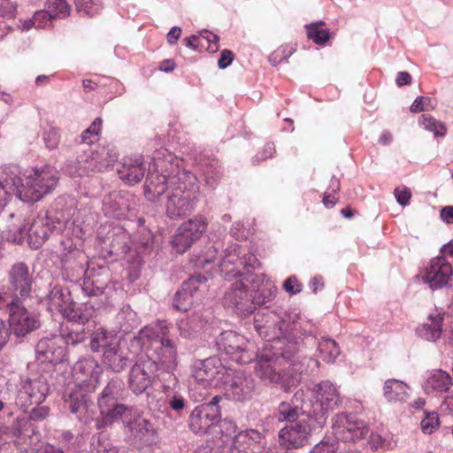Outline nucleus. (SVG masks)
Masks as SVG:
<instances>
[{"mask_svg": "<svg viewBox=\"0 0 453 453\" xmlns=\"http://www.w3.org/2000/svg\"><path fill=\"white\" fill-rule=\"evenodd\" d=\"M134 439L143 445H151L157 440V433L150 419L137 417L128 424Z\"/></svg>", "mask_w": 453, "mask_h": 453, "instance_id": "4be33fe9", "label": "nucleus"}, {"mask_svg": "<svg viewBox=\"0 0 453 453\" xmlns=\"http://www.w3.org/2000/svg\"><path fill=\"white\" fill-rule=\"evenodd\" d=\"M118 340L115 334L99 328L91 336L90 348L94 352L104 351L114 347L113 345L118 342Z\"/></svg>", "mask_w": 453, "mask_h": 453, "instance_id": "c756f323", "label": "nucleus"}, {"mask_svg": "<svg viewBox=\"0 0 453 453\" xmlns=\"http://www.w3.org/2000/svg\"><path fill=\"white\" fill-rule=\"evenodd\" d=\"M200 48H206L210 52H216L219 50V36L207 31H202L198 34Z\"/></svg>", "mask_w": 453, "mask_h": 453, "instance_id": "ea45409f", "label": "nucleus"}, {"mask_svg": "<svg viewBox=\"0 0 453 453\" xmlns=\"http://www.w3.org/2000/svg\"><path fill=\"white\" fill-rule=\"evenodd\" d=\"M122 383L119 380H111L101 393L98 399V406L100 409L107 411L106 403H115L116 399L121 395Z\"/></svg>", "mask_w": 453, "mask_h": 453, "instance_id": "2f4dec72", "label": "nucleus"}, {"mask_svg": "<svg viewBox=\"0 0 453 453\" xmlns=\"http://www.w3.org/2000/svg\"><path fill=\"white\" fill-rule=\"evenodd\" d=\"M316 429L319 428L314 420L302 418L280 430V443L288 449L301 448L308 443L311 433Z\"/></svg>", "mask_w": 453, "mask_h": 453, "instance_id": "9d476101", "label": "nucleus"}, {"mask_svg": "<svg viewBox=\"0 0 453 453\" xmlns=\"http://www.w3.org/2000/svg\"><path fill=\"white\" fill-rule=\"evenodd\" d=\"M25 394L29 397L31 404L39 405L49 393V386L43 378L29 380L24 386Z\"/></svg>", "mask_w": 453, "mask_h": 453, "instance_id": "c85d7f7f", "label": "nucleus"}, {"mask_svg": "<svg viewBox=\"0 0 453 453\" xmlns=\"http://www.w3.org/2000/svg\"><path fill=\"white\" fill-rule=\"evenodd\" d=\"M118 159V153L114 148L103 147L92 154L95 165L92 170L103 171Z\"/></svg>", "mask_w": 453, "mask_h": 453, "instance_id": "7c9ffc66", "label": "nucleus"}, {"mask_svg": "<svg viewBox=\"0 0 453 453\" xmlns=\"http://www.w3.org/2000/svg\"><path fill=\"white\" fill-rule=\"evenodd\" d=\"M44 142L47 148L53 150L57 148L59 142L58 134L56 130H49L44 134Z\"/></svg>", "mask_w": 453, "mask_h": 453, "instance_id": "864d4df0", "label": "nucleus"}, {"mask_svg": "<svg viewBox=\"0 0 453 453\" xmlns=\"http://www.w3.org/2000/svg\"><path fill=\"white\" fill-rule=\"evenodd\" d=\"M430 98L428 97H417L412 104L411 105V112H420L427 110V104L430 103Z\"/></svg>", "mask_w": 453, "mask_h": 453, "instance_id": "5fc2aeb1", "label": "nucleus"}, {"mask_svg": "<svg viewBox=\"0 0 453 453\" xmlns=\"http://www.w3.org/2000/svg\"><path fill=\"white\" fill-rule=\"evenodd\" d=\"M193 320H181L179 324L180 334L184 337H189L191 333L188 331V327H191Z\"/></svg>", "mask_w": 453, "mask_h": 453, "instance_id": "0e129e2a", "label": "nucleus"}, {"mask_svg": "<svg viewBox=\"0 0 453 453\" xmlns=\"http://www.w3.org/2000/svg\"><path fill=\"white\" fill-rule=\"evenodd\" d=\"M441 253L446 256H450L453 257V241H450L449 243L442 246L441 249Z\"/></svg>", "mask_w": 453, "mask_h": 453, "instance_id": "774afa93", "label": "nucleus"}, {"mask_svg": "<svg viewBox=\"0 0 453 453\" xmlns=\"http://www.w3.org/2000/svg\"><path fill=\"white\" fill-rule=\"evenodd\" d=\"M411 81V77L408 72H400L396 77V83L398 86H403L410 84Z\"/></svg>", "mask_w": 453, "mask_h": 453, "instance_id": "e2e57ef3", "label": "nucleus"}, {"mask_svg": "<svg viewBox=\"0 0 453 453\" xmlns=\"http://www.w3.org/2000/svg\"><path fill=\"white\" fill-rule=\"evenodd\" d=\"M185 46L190 48L192 50H197L200 48L199 44V35H193L190 37H187L184 39Z\"/></svg>", "mask_w": 453, "mask_h": 453, "instance_id": "680f3d73", "label": "nucleus"}, {"mask_svg": "<svg viewBox=\"0 0 453 453\" xmlns=\"http://www.w3.org/2000/svg\"><path fill=\"white\" fill-rule=\"evenodd\" d=\"M157 371V361L147 354H139L129 373V387L136 394L143 393L151 384Z\"/></svg>", "mask_w": 453, "mask_h": 453, "instance_id": "9b49d317", "label": "nucleus"}, {"mask_svg": "<svg viewBox=\"0 0 453 453\" xmlns=\"http://www.w3.org/2000/svg\"><path fill=\"white\" fill-rule=\"evenodd\" d=\"M75 4L78 11L88 16H95L102 10L100 0H75Z\"/></svg>", "mask_w": 453, "mask_h": 453, "instance_id": "4c0bfd02", "label": "nucleus"}, {"mask_svg": "<svg viewBox=\"0 0 453 453\" xmlns=\"http://www.w3.org/2000/svg\"><path fill=\"white\" fill-rule=\"evenodd\" d=\"M73 302L70 293L59 287H54L48 297L47 307L52 313H59L65 317H68L73 310Z\"/></svg>", "mask_w": 453, "mask_h": 453, "instance_id": "5701e85b", "label": "nucleus"}, {"mask_svg": "<svg viewBox=\"0 0 453 453\" xmlns=\"http://www.w3.org/2000/svg\"><path fill=\"white\" fill-rule=\"evenodd\" d=\"M443 313L430 314L426 322L418 329L419 335L426 341L435 342L441 335Z\"/></svg>", "mask_w": 453, "mask_h": 453, "instance_id": "cd10ccee", "label": "nucleus"}, {"mask_svg": "<svg viewBox=\"0 0 453 453\" xmlns=\"http://www.w3.org/2000/svg\"><path fill=\"white\" fill-rule=\"evenodd\" d=\"M396 201L401 205H407L411 199V193L407 188H396L394 191Z\"/></svg>", "mask_w": 453, "mask_h": 453, "instance_id": "603ef678", "label": "nucleus"}, {"mask_svg": "<svg viewBox=\"0 0 453 453\" xmlns=\"http://www.w3.org/2000/svg\"><path fill=\"white\" fill-rule=\"evenodd\" d=\"M383 396L389 403H404L410 397V387L399 380H387L383 386Z\"/></svg>", "mask_w": 453, "mask_h": 453, "instance_id": "a878e982", "label": "nucleus"}, {"mask_svg": "<svg viewBox=\"0 0 453 453\" xmlns=\"http://www.w3.org/2000/svg\"><path fill=\"white\" fill-rule=\"evenodd\" d=\"M58 172L55 167L45 165L40 169H35L33 173L27 175L20 186H16L8 180L12 188V195L16 191L17 196L27 203H35L50 193L58 185Z\"/></svg>", "mask_w": 453, "mask_h": 453, "instance_id": "7ed1b4c3", "label": "nucleus"}, {"mask_svg": "<svg viewBox=\"0 0 453 453\" xmlns=\"http://www.w3.org/2000/svg\"><path fill=\"white\" fill-rule=\"evenodd\" d=\"M441 218L447 224H453V206H445L441 210Z\"/></svg>", "mask_w": 453, "mask_h": 453, "instance_id": "13d9d810", "label": "nucleus"}, {"mask_svg": "<svg viewBox=\"0 0 453 453\" xmlns=\"http://www.w3.org/2000/svg\"><path fill=\"white\" fill-rule=\"evenodd\" d=\"M220 431L227 437L238 439L237 426L230 419L225 418L219 424Z\"/></svg>", "mask_w": 453, "mask_h": 453, "instance_id": "09e8293b", "label": "nucleus"}, {"mask_svg": "<svg viewBox=\"0 0 453 453\" xmlns=\"http://www.w3.org/2000/svg\"><path fill=\"white\" fill-rule=\"evenodd\" d=\"M451 385L452 380L450 375L445 371L439 369L434 370L428 374L423 388L426 394H438L447 392Z\"/></svg>", "mask_w": 453, "mask_h": 453, "instance_id": "393cba45", "label": "nucleus"}, {"mask_svg": "<svg viewBox=\"0 0 453 453\" xmlns=\"http://www.w3.org/2000/svg\"><path fill=\"white\" fill-rule=\"evenodd\" d=\"M0 220H3L4 226L0 227V233L7 241L14 243H20L25 235H27L28 243L33 249H38L49 238L52 230L44 219L34 220L28 230L19 216H16L6 206H2L0 211Z\"/></svg>", "mask_w": 453, "mask_h": 453, "instance_id": "f03ea898", "label": "nucleus"}, {"mask_svg": "<svg viewBox=\"0 0 453 453\" xmlns=\"http://www.w3.org/2000/svg\"><path fill=\"white\" fill-rule=\"evenodd\" d=\"M288 357L282 353L280 357L276 356L269 349H264L258 355L256 362V374L264 381L268 383H278L282 379V362Z\"/></svg>", "mask_w": 453, "mask_h": 453, "instance_id": "4468645a", "label": "nucleus"}, {"mask_svg": "<svg viewBox=\"0 0 453 453\" xmlns=\"http://www.w3.org/2000/svg\"><path fill=\"white\" fill-rule=\"evenodd\" d=\"M453 276V267L441 254L433 258L426 269L423 280L432 289L446 287Z\"/></svg>", "mask_w": 453, "mask_h": 453, "instance_id": "2eb2a0df", "label": "nucleus"}, {"mask_svg": "<svg viewBox=\"0 0 453 453\" xmlns=\"http://www.w3.org/2000/svg\"><path fill=\"white\" fill-rule=\"evenodd\" d=\"M32 276L24 263H17L9 272V286L0 289V306L20 303L30 296Z\"/></svg>", "mask_w": 453, "mask_h": 453, "instance_id": "39448f33", "label": "nucleus"}, {"mask_svg": "<svg viewBox=\"0 0 453 453\" xmlns=\"http://www.w3.org/2000/svg\"><path fill=\"white\" fill-rule=\"evenodd\" d=\"M263 435L257 430L250 429L238 433V441H243L249 446H253V449L257 451L264 447L261 445L263 443Z\"/></svg>", "mask_w": 453, "mask_h": 453, "instance_id": "e433bc0d", "label": "nucleus"}, {"mask_svg": "<svg viewBox=\"0 0 453 453\" xmlns=\"http://www.w3.org/2000/svg\"><path fill=\"white\" fill-rule=\"evenodd\" d=\"M193 242L192 238L188 237L185 232L180 230V226L178 228L172 241L173 249L178 253H184Z\"/></svg>", "mask_w": 453, "mask_h": 453, "instance_id": "a19ab883", "label": "nucleus"}, {"mask_svg": "<svg viewBox=\"0 0 453 453\" xmlns=\"http://www.w3.org/2000/svg\"><path fill=\"white\" fill-rule=\"evenodd\" d=\"M323 23H315L306 26L307 35L317 44H324L329 39V33L326 29H320L319 25Z\"/></svg>", "mask_w": 453, "mask_h": 453, "instance_id": "58836bf2", "label": "nucleus"}, {"mask_svg": "<svg viewBox=\"0 0 453 453\" xmlns=\"http://www.w3.org/2000/svg\"><path fill=\"white\" fill-rule=\"evenodd\" d=\"M318 349L320 357L327 363H334L341 351L337 342L332 339H323L319 342Z\"/></svg>", "mask_w": 453, "mask_h": 453, "instance_id": "f704fd0d", "label": "nucleus"}, {"mask_svg": "<svg viewBox=\"0 0 453 453\" xmlns=\"http://www.w3.org/2000/svg\"><path fill=\"white\" fill-rule=\"evenodd\" d=\"M284 289L292 294H297L302 290V285L298 282L296 276L288 278L284 282Z\"/></svg>", "mask_w": 453, "mask_h": 453, "instance_id": "3c124183", "label": "nucleus"}, {"mask_svg": "<svg viewBox=\"0 0 453 453\" xmlns=\"http://www.w3.org/2000/svg\"><path fill=\"white\" fill-rule=\"evenodd\" d=\"M205 277L197 275L190 277L182 284L181 289L175 294L173 306L181 311H188L194 303V294L204 283Z\"/></svg>", "mask_w": 453, "mask_h": 453, "instance_id": "6ab92c4d", "label": "nucleus"}, {"mask_svg": "<svg viewBox=\"0 0 453 453\" xmlns=\"http://www.w3.org/2000/svg\"><path fill=\"white\" fill-rule=\"evenodd\" d=\"M234 58V54L229 50H224L221 51L220 58L218 61V65L220 69H225L231 65Z\"/></svg>", "mask_w": 453, "mask_h": 453, "instance_id": "4d7b16f0", "label": "nucleus"}, {"mask_svg": "<svg viewBox=\"0 0 453 453\" xmlns=\"http://www.w3.org/2000/svg\"><path fill=\"white\" fill-rule=\"evenodd\" d=\"M113 346L104 351L102 362L112 372H120L135 355L139 356L141 351L140 335L131 339L119 338Z\"/></svg>", "mask_w": 453, "mask_h": 453, "instance_id": "0eeeda50", "label": "nucleus"}, {"mask_svg": "<svg viewBox=\"0 0 453 453\" xmlns=\"http://www.w3.org/2000/svg\"><path fill=\"white\" fill-rule=\"evenodd\" d=\"M48 416V410L46 408L35 409L32 411V418L34 419H43Z\"/></svg>", "mask_w": 453, "mask_h": 453, "instance_id": "338daca9", "label": "nucleus"}, {"mask_svg": "<svg viewBox=\"0 0 453 453\" xmlns=\"http://www.w3.org/2000/svg\"><path fill=\"white\" fill-rule=\"evenodd\" d=\"M333 432L337 440L356 441L364 438L369 429L364 421L344 413L335 415L332 419Z\"/></svg>", "mask_w": 453, "mask_h": 453, "instance_id": "ddd939ff", "label": "nucleus"}, {"mask_svg": "<svg viewBox=\"0 0 453 453\" xmlns=\"http://www.w3.org/2000/svg\"><path fill=\"white\" fill-rule=\"evenodd\" d=\"M102 123V119L96 118L92 122V124L81 134V141L83 143L91 144L97 140Z\"/></svg>", "mask_w": 453, "mask_h": 453, "instance_id": "79ce46f5", "label": "nucleus"}, {"mask_svg": "<svg viewBox=\"0 0 453 453\" xmlns=\"http://www.w3.org/2000/svg\"><path fill=\"white\" fill-rule=\"evenodd\" d=\"M51 19L53 18L48 11H38L27 22L33 23L35 28H44L50 23Z\"/></svg>", "mask_w": 453, "mask_h": 453, "instance_id": "49530a36", "label": "nucleus"}, {"mask_svg": "<svg viewBox=\"0 0 453 453\" xmlns=\"http://www.w3.org/2000/svg\"><path fill=\"white\" fill-rule=\"evenodd\" d=\"M35 352L37 358L42 362L58 364L62 361L65 355L63 340L59 336L52 335L39 340Z\"/></svg>", "mask_w": 453, "mask_h": 453, "instance_id": "f3484780", "label": "nucleus"}, {"mask_svg": "<svg viewBox=\"0 0 453 453\" xmlns=\"http://www.w3.org/2000/svg\"><path fill=\"white\" fill-rule=\"evenodd\" d=\"M311 288L314 293H316L318 290L321 289L324 287V283L322 280V277L320 276H315L310 284Z\"/></svg>", "mask_w": 453, "mask_h": 453, "instance_id": "69168bd1", "label": "nucleus"}, {"mask_svg": "<svg viewBox=\"0 0 453 453\" xmlns=\"http://www.w3.org/2000/svg\"><path fill=\"white\" fill-rule=\"evenodd\" d=\"M146 168L141 157L125 158L123 169L119 171L120 178L128 184H137L143 179Z\"/></svg>", "mask_w": 453, "mask_h": 453, "instance_id": "b1692460", "label": "nucleus"}, {"mask_svg": "<svg viewBox=\"0 0 453 453\" xmlns=\"http://www.w3.org/2000/svg\"><path fill=\"white\" fill-rule=\"evenodd\" d=\"M423 433L431 434L439 426V417L435 412H427L420 423Z\"/></svg>", "mask_w": 453, "mask_h": 453, "instance_id": "a18cd8bd", "label": "nucleus"}, {"mask_svg": "<svg viewBox=\"0 0 453 453\" xmlns=\"http://www.w3.org/2000/svg\"><path fill=\"white\" fill-rule=\"evenodd\" d=\"M106 408L107 411L100 409V411L109 421L120 418L126 411V407L123 404L116 403V402L106 403Z\"/></svg>", "mask_w": 453, "mask_h": 453, "instance_id": "37998d69", "label": "nucleus"}, {"mask_svg": "<svg viewBox=\"0 0 453 453\" xmlns=\"http://www.w3.org/2000/svg\"><path fill=\"white\" fill-rule=\"evenodd\" d=\"M223 303L242 316H248L255 310L253 296L242 280L231 283L225 293Z\"/></svg>", "mask_w": 453, "mask_h": 453, "instance_id": "f8f14e48", "label": "nucleus"}, {"mask_svg": "<svg viewBox=\"0 0 453 453\" xmlns=\"http://www.w3.org/2000/svg\"><path fill=\"white\" fill-rule=\"evenodd\" d=\"M336 449L334 443L323 440L310 453H333Z\"/></svg>", "mask_w": 453, "mask_h": 453, "instance_id": "6e6d98bb", "label": "nucleus"}, {"mask_svg": "<svg viewBox=\"0 0 453 453\" xmlns=\"http://www.w3.org/2000/svg\"><path fill=\"white\" fill-rule=\"evenodd\" d=\"M117 320L120 329L125 333L132 331L139 325L137 314L129 305L121 308L117 315Z\"/></svg>", "mask_w": 453, "mask_h": 453, "instance_id": "473e14b6", "label": "nucleus"}, {"mask_svg": "<svg viewBox=\"0 0 453 453\" xmlns=\"http://www.w3.org/2000/svg\"><path fill=\"white\" fill-rule=\"evenodd\" d=\"M206 227L207 224L204 219L201 217L188 219L180 225V230L185 232L188 237L192 238L193 242L200 239L202 234L205 232Z\"/></svg>", "mask_w": 453, "mask_h": 453, "instance_id": "72a5a7b5", "label": "nucleus"}, {"mask_svg": "<svg viewBox=\"0 0 453 453\" xmlns=\"http://www.w3.org/2000/svg\"><path fill=\"white\" fill-rule=\"evenodd\" d=\"M175 177L168 180L165 175L150 173L144 187V195L150 201H156L166 192L165 212L172 219H178L189 213L195 206V193L185 183H177Z\"/></svg>", "mask_w": 453, "mask_h": 453, "instance_id": "f257e3e1", "label": "nucleus"}, {"mask_svg": "<svg viewBox=\"0 0 453 453\" xmlns=\"http://www.w3.org/2000/svg\"><path fill=\"white\" fill-rule=\"evenodd\" d=\"M419 125L427 131L433 132L435 136H443L446 127L429 114H423L419 119Z\"/></svg>", "mask_w": 453, "mask_h": 453, "instance_id": "c9c22d12", "label": "nucleus"}, {"mask_svg": "<svg viewBox=\"0 0 453 453\" xmlns=\"http://www.w3.org/2000/svg\"><path fill=\"white\" fill-rule=\"evenodd\" d=\"M166 401L173 411H180L185 407V400L180 394L173 393L166 395Z\"/></svg>", "mask_w": 453, "mask_h": 453, "instance_id": "8fccbe9b", "label": "nucleus"}, {"mask_svg": "<svg viewBox=\"0 0 453 453\" xmlns=\"http://www.w3.org/2000/svg\"><path fill=\"white\" fill-rule=\"evenodd\" d=\"M181 34V28L180 27H173L167 34V42L169 44L173 45L177 42Z\"/></svg>", "mask_w": 453, "mask_h": 453, "instance_id": "bf43d9fd", "label": "nucleus"}, {"mask_svg": "<svg viewBox=\"0 0 453 453\" xmlns=\"http://www.w3.org/2000/svg\"><path fill=\"white\" fill-rule=\"evenodd\" d=\"M218 346L226 354L231 356L234 361L246 364L251 360V356L248 354L247 339L236 332L226 331L220 334L218 339Z\"/></svg>", "mask_w": 453, "mask_h": 453, "instance_id": "dca6fc26", "label": "nucleus"}, {"mask_svg": "<svg viewBox=\"0 0 453 453\" xmlns=\"http://www.w3.org/2000/svg\"><path fill=\"white\" fill-rule=\"evenodd\" d=\"M254 390L255 381L253 378L243 372H237L226 389L230 398L240 402L250 399Z\"/></svg>", "mask_w": 453, "mask_h": 453, "instance_id": "412c9836", "label": "nucleus"}, {"mask_svg": "<svg viewBox=\"0 0 453 453\" xmlns=\"http://www.w3.org/2000/svg\"><path fill=\"white\" fill-rule=\"evenodd\" d=\"M101 372L102 368L92 357L81 359L73 366V376L79 385H96Z\"/></svg>", "mask_w": 453, "mask_h": 453, "instance_id": "aec40b11", "label": "nucleus"}, {"mask_svg": "<svg viewBox=\"0 0 453 453\" xmlns=\"http://www.w3.org/2000/svg\"><path fill=\"white\" fill-rule=\"evenodd\" d=\"M141 350L145 349L147 354L157 361V369H173L177 365V352L174 343L165 337L160 328L145 326L140 332Z\"/></svg>", "mask_w": 453, "mask_h": 453, "instance_id": "20e7f679", "label": "nucleus"}, {"mask_svg": "<svg viewBox=\"0 0 453 453\" xmlns=\"http://www.w3.org/2000/svg\"><path fill=\"white\" fill-rule=\"evenodd\" d=\"M309 410L299 407L293 400L291 402H282L278 407L279 421H286L289 424L296 423L302 418L313 420L312 417H307Z\"/></svg>", "mask_w": 453, "mask_h": 453, "instance_id": "bb28decb", "label": "nucleus"}, {"mask_svg": "<svg viewBox=\"0 0 453 453\" xmlns=\"http://www.w3.org/2000/svg\"><path fill=\"white\" fill-rule=\"evenodd\" d=\"M341 403L337 388L330 381H322L313 389V401L310 404L309 414L319 428L326 422L328 412Z\"/></svg>", "mask_w": 453, "mask_h": 453, "instance_id": "423d86ee", "label": "nucleus"}, {"mask_svg": "<svg viewBox=\"0 0 453 453\" xmlns=\"http://www.w3.org/2000/svg\"><path fill=\"white\" fill-rule=\"evenodd\" d=\"M9 308V332L17 338H24L41 326V320L38 314L29 311L20 303L0 306Z\"/></svg>", "mask_w": 453, "mask_h": 453, "instance_id": "6e6552de", "label": "nucleus"}, {"mask_svg": "<svg viewBox=\"0 0 453 453\" xmlns=\"http://www.w3.org/2000/svg\"><path fill=\"white\" fill-rule=\"evenodd\" d=\"M219 396H214L211 402L198 405L192 411L188 418V426L193 433L204 434L219 422Z\"/></svg>", "mask_w": 453, "mask_h": 453, "instance_id": "1a4fd4ad", "label": "nucleus"}, {"mask_svg": "<svg viewBox=\"0 0 453 453\" xmlns=\"http://www.w3.org/2000/svg\"><path fill=\"white\" fill-rule=\"evenodd\" d=\"M17 4L12 0H0V17L13 18L16 14Z\"/></svg>", "mask_w": 453, "mask_h": 453, "instance_id": "de8ad7c7", "label": "nucleus"}, {"mask_svg": "<svg viewBox=\"0 0 453 453\" xmlns=\"http://www.w3.org/2000/svg\"><path fill=\"white\" fill-rule=\"evenodd\" d=\"M48 9L52 18L61 15L65 17L69 12V6L65 0H49Z\"/></svg>", "mask_w": 453, "mask_h": 453, "instance_id": "c03bdc74", "label": "nucleus"}, {"mask_svg": "<svg viewBox=\"0 0 453 453\" xmlns=\"http://www.w3.org/2000/svg\"><path fill=\"white\" fill-rule=\"evenodd\" d=\"M224 371L220 360L213 357L198 362L195 365L193 376L197 382L207 387L214 380H222Z\"/></svg>", "mask_w": 453, "mask_h": 453, "instance_id": "a211bd4d", "label": "nucleus"}, {"mask_svg": "<svg viewBox=\"0 0 453 453\" xmlns=\"http://www.w3.org/2000/svg\"><path fill=\"white\" fill-rule=\"evenodd\" d=\"M9 337V329L5 327L4 320L0 319V349L6 344Z\"/></svg>", "mask_w": 453, "mask_h": 453, "instance_id": "052dcab7", "label": "nucleus"}]
</instances>
